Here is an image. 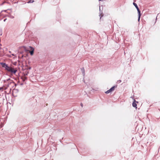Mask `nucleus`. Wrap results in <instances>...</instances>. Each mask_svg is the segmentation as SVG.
<instances>
[{"mask_svg": "<svg viewBox=\"0 0 160 160\" xmlns=\"http://www.w3.org/2000/svg\"><path fill=\"white\" fill-rule=\"evenodd\" d=\"M1 64L6 70L12 74H15L17 71V69L15 68L12 65H9L4 62L1 63Z\"/></svg>", "mask_w": 160, "mask_h": 160, "instance_id": "obj_1", "label": "nucleus"}, {"mask_svg": "<svg viewBox=\"0 0 160 160\" xmlns=\"http://www.w3.org/2000/svg\"><path fill=\"white\" fill-rule=\"evenodd\" d=\"M115 87V86L112 87L109 90L106 91L105 92V93L106 94H108V93L111 92L112 91H113Z\"/></svg>", "mask_w": 160, "mask_h": 160, "instance_id": "obj_2", "label": "nucleus"}, {"mask_svg": "<svg viewBox=\"0 0 160 160\" xmlns=\"http://www.w3.org/2000/svg\"><path fill=\"white\" fill-rule=\"evenodd\" d=\"M29 48L30 49L31 51H30L29 52L30 54V55H32L34 53V48L31 46L29 47Z\"/></svg>", "mask_w": 160, "mask_h": 160, "instance_id": "obj_3", "label": "nucleus"}, {"mask_svg": "<svg viewBox=\"0 0 160 160\" xmlns=\"http://www.w3.org/2000/svg\"><path fill=\"white\" fill-rule=\"evenodd\" d=\"M137 10L138 12V22H139L140 18V17L141 16V12H140V10L139 9H137Z\"/></svg>", "mask_w": 160, "mask_h": 160, "instance_id": "obj_4", "label": "nucleus"}, {"mask_svg": "<svg viewBox=\"0 0 160 160\" xmlns=\"http://www.w3.org/2000/svg\"><path fill=\"white\" fill-rule=\"evenodd\" d=\"M133 4L135 6V7H136V8L137 10L139 9V8L138 7L136 3H135L134 2H133Z\"/></svg>", "mask_w": 160, "mask_h": 160, "instance_id": "obj_5", "label": "nucleus"}, {"mask_svg": "<svg viewBox=\"0 0 160 160\" xmlns=\"http://www.w3.org/2000/svg\"><path fill=\"white\" fill-rule=\"evenodd\" d=\"M132 105L133 107H136V108H137V107H136L137 104L136 102H134L132 103Z\"/></svg>", "mask_w": 160, "mask_h": 160, "instance_id": "obj_6", "label": "nucleus"}, {"mask_svg": "<svg viewBox=\"0 0 160 160\" xmlns=\"http://www.w3.org/2000/svg\"><path fill=\"white\" fill-rule=\"evenodd\" d=\"M34 2V1L33 0H31L29 1L28 3H32Z\"/></svg>", "mask_w": 160, "mask_h": 160, "instance_id": "obj_7", "label": "nucleus"}, {"mask_svg": "<svg viewBox=\"0 0 160 160\" xmlns=\"http://www.w3.org/2000/svg\"><path fill=\"white\" fill-rule=\"evenodd\" d=\"M121 82V80H119L117 81V83H119Z\"/></svg>", "mask_w": 160, "mask_h": 160, "instance_id": "obj_8", "label": "nucleus"}, {"mask_svg": "<svg viewBox=\"0 0 160 160\" xmlns=\"http://www.w3.org/2000/svg\"><path fill=\"white\" fill-rule=\"evenodd\" d=\"M80 105H81V106L82 107H83V104H82V103H80Z\"/></svg>", "mask_w": 160, "mask_h": 160, "instance_id": "obj_9", "label": "nucleus"}, {"mask_svg": "<svg viewBox=\"0 0 160 160\" xmlns=\"http://www.w3.org/2000/svg\"><path fill=\"white\" fill-rule=\"evenodd\" d=\"M82 71V73H83V75H84V74H85V72H84V70H83V71Z\"/></svg>", "mask_w": 160, "mask_h": 160, "instance_id": "obj_10", "label": "nucleus"}, {"mask_svg": "<svg viewBox=\"0 0 160 160\" xmlns=\"http://www.w3.org/2000/svg\"><path fill=\"white\" fill-rule=\"evenodd\" d=\"M6 19H4L3 20L4 22H5V21H6Z\"/></svg>", "mask_w": 160, "mask_h": 160, "instance_id": "obj_11", "label": "nucleus"}, {"mask_svg": "<svg viewBox=\"0 0 160 160\" xmlns=\"http://www.w3.org/2000/svg\"><path fill=\"white\" fill-rule=\"evenodd\" d=\"M136 0H134V2H135Z\"/></svg>", "mask_w": 160, "mask_h": 160, "instance_id": "obj_12", "label": "nucleus"}, {"mask_svg": "<svg viewBox=\"0 0 160 160\" xmlns=\"http://www.w3.org/2000/svg\"><path fill=\"white\" fill-rule=\"evenodd\" d=\"M99 9H100V7H99Z\"/></svg>", "mask_w": 160, "mask_h": 160, "instance_id": "obj_13", "label": "nucleus"}, {"mask_svg": "<svg viewBox=\"0 0 160 160\" xmlns=\"http://www.w3.org/2000/svg\"><path fill=\"white\" fill-rule=\"evenodd\" d=\"M83 81H84V82H85V81H84V80H83Z\"/></svg>", "mask_w": 160, "mask_h": 160, "instance_id": "obj_14", "label": "nucleus"}, {"mask_svg": "<svg viewBox=\"0 0 160 160\" xmlns=\"http://www.w3.org/2000/svg\"><path fill=\"white\" fill-rule=\"evenodd\" d=\"M99 1H101L102 0H99Z\"/></svg>", "mask_w": 160, "mask_h": 160, "instance_id": "obj_15", "label": "nucleus"}]
</instances>
